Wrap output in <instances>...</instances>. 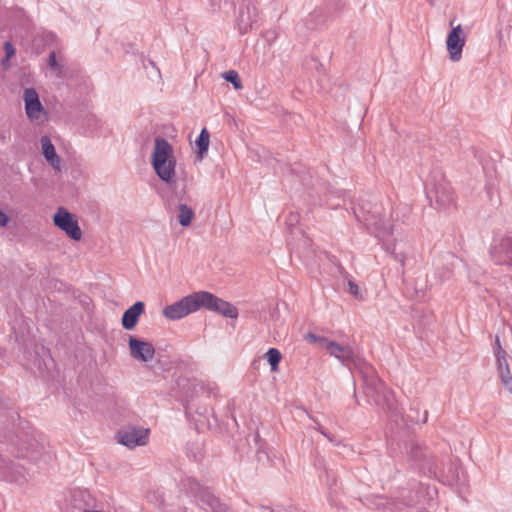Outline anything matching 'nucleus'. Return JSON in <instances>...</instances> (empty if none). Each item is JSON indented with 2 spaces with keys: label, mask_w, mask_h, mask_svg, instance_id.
I'll return each mask as SVG.
<instances>
[{
  "label": "nucleus",
  "mask_w": 512,
  "mask_h": 512,
  "mask_svg": "<svg viewBox=\"0 0 512 512\" xmlns=\"http://www.w3.org/2000/svg\"><path fill=\"white\" fill-rule=\"evenodd\" d=\"M17 458H27L35 463H47L52 459L46 449L44 437L37 434L29 423L22 420L10 401L0 402V479L23 485L30 474L27 468L10 459L7 453Z\"/></svg>",
  "instance_id": "f257e3e1"
},
{
  "label": "nucleus",
  "mask_w": 512,
  "mask_h": 512,
  "mask_svg": "<svg viewBox=\"0 0 512 512\" xmlns=\"http://www.w3.org/2000/svg\"><path fill=\"white\" fill-rule=\"evenodd\" d=\"M354 215L359 222L380 240L392 236L400 230L398 213L394 218L392 207L385 208L380 204L366 203L354 209Z\"/></svg>",
  "instance_id": "f03ea898"
},
{
  "label": "nucleus",
  "mask_w": 512,
  "mask_h": 512,
  "mask_svg": "<svg viewBox=\"0 0 512 512\" xmlns=\"http://www.w3.org/2000/svg\"><path fill=\"white\" fill-rule=\"evenodd\" d=\"M359 367L363 391L368 402L381 408L391 418L401 416L393 391L377 377L373 367L362 363H359Z\"/></svg>",
  "instance_id": "7ed1b4c3"
},
{
  "label": "nucleus",
  "mask_w": 512,
  "mask_h": 512,
  "mask_svg": "<svg viewBox=\"0 0 512 512\" xmlns=\"http://www.w3.org/2000/svg\"><path fill=\"white\" fill-rule=\"evenodd\" d=\"M154 149L151 156V164L160 180L171 184L176 177V159L173 154V147L163 137H156Z\"/></svg>",
  "instance_id": "20e7f679"
},
{
  "label": "nucleus",
  "mask_w": 512,
  "mask_h": 512,
  "mask_svg": "<svg viewBox=\"0 0 512 512\" xmlns=\"http://www.w3.org/2000/svg\"><path fill=\"white\" fill-rule=\"evenodd\" d=\"M405 450L410 460L414 461L419 470L428 475V466L443 467L442 461H446V457L439 459L433 455L427 447L420 445L417 441L411 439L405 443Z\"/></svg>",
  "instance_id": "39448f33"
},
{
  "label": "nucleus",
  "mask_w": 512,
  "mask_h": 512,
  "mask_svg": "<svg viewBox=\"0 0 512 512\" xmlns=\"http://www.w3.org/2000/svg\"><path fill=\"white\" fill-rule=\"evenodd\" d=\"M321 348L340 360L350 371L356 370L360 373L359 363L368 364L363 359L357 357L350 346L340 345L334 341L321 340Z\"/></svg>",
  "instance_id": "423d86ee"
},
{
  "label": "nucleus",
  "mask_w": 512,
  "mask_h": 512,
  "mask_svg": "<svg viewBox=\"0 0 512 512\" xmlns=\"http://www.w3.org/2000/svg\"><path fill=\"white\" fill-rule=\"evenodd\" d=\"M436 179V176H434ZM427 197L435 209L443 210L454 204L453 191L450 184L441 176L439 180H435L432 188L427 190Z\"/></svg>",
  "instance_id": "0eeeda50"
},
{
  "label": "nucleus",
  "mask_w": 512,
  "mask_h": 512,
  "mask_svg": "<svg viewBox=\"0 0 512 512\" xmlns=\"http://www.w3.org/2000/svg\"><path fill=\"white\" fill-rule=\"evenodd\" d=\"M53 222L56 227L64 231L65 234L74 241H80L82 231L75 216L64 207H59L53 216Z\"/></svg>",
  "instance_id": "6e6552de"
},
{
  "label": "nucleus",
  "mask_w": 512,
  "mask_h": 512,
  "mask_svg": "<svg viewBox=\"0 0 512 512\" xmlns=\"http://www.w3.org/2000/svg\"><path fill=\"white\" fill-rule=\"evenodd\" d=\"M489 254L495 264L512 267V237L505 236L495 239Z\"/></svg>",
  "instance_id": "1a4fd4ad"
},
{
  "label": "nucleus",
  "mask_w": 512,
  "mask_h": 512,
  "mask_svg": "<svg viewBox=\"0 0 512 512\" xmlns=\"http://www.w3.org/2000/svg\"><path fill=\"white\" fill-rule=\"evenodd\" d=\"M451 31L449 32L446 40V47L449 57L453 62H457L462 57L463 47L466 41V35L462 30V26L458 24L454 26V21L450 22Z\"/></svg>",
  "instance_id": "9d476101"
},
{
  "label": "nucleus",
  "mask_w": 512,
  "mask_h": 512,
  "mask_svg": "<svg viewBox=\"0 0 512 512\" xmlns=\"http://www.w3.org/2000/svg\"><path fill=\"white\" fill-rule=\"evenodd\" d=\"M118 442L128 448L143 446L147 443L148 429L137 426H128L117 433Z\"/></svg>",
  "instance_id": "9b49d317"
},
{
  "label": "nucleus",
  "mask_w": 512,
  "mask_h": 512,
  "mask_svg": "<svg viewBox=\"0 0 512 512\" xmlns=\"http://www.w3.org/2000/svg\"><path fill=\"white\" fill-rule=\"evenodd\" d=\"M128 346L131 357L137 361L149 362L155 356L153 344L136 336L129 335Z\"/></svg>",
  "instance_id": "f8f14e48"
},
{
  "label": "nucleus",
  "mask_w": 512,
  "mask_h": 512,
  "mask_svg": "<svg viewBox=\"0 0 512 512\" xmlns=\"http://www.w3.org/2000/svg\"><path fill=\"white\" fill-rule=\"evenodd\" d=\"M442 465V468L439 466L429 465L428 476L442 480L448 484L458 482V467L449 459V457H446V461H442Z\"/></svg>",
  "instance_id": "ddd939ff"
},
{
  "label": "nucleus",
  "mask_w": 512,
  "mask_h": 512,
  "mask_svg": "<svg viewBox=\"0 0 512 512\" xmlns=\"http://www.w3.org/2000/svg\"><path fill=\"white\" fill-rule=\"evenodd\" d=\"M192 312H195V308L191 294L171 305H167L162 311L163 315L170 320L181 319Z\"/></svg>",
  "instance_id": "4468645a"
},
{
  "label": "nucleus",
  "mask_w": 512,
  "mask_h": 512,
  "mask_svg": "<svg viewBox=\"0 0 512 512\" xmlns=\"http://www.w3.org/2000/svg\"><path fill=\"white\" fill-rule=\"evenodd\" d=\"M460 260L454 254H446L443 258V263L436 267L434 273V282H431V286L442 284L444 281L451 278L453 274V268L460 264Z\"/></svg>",
  "instance_id": "2eb2a0df"
},
{
  "label": "nucleus",
  "mask_w": 512,
  "mask_h": 512,
  "mask_svg": "<svg viewBox=\"0 0 512 512\" xmlns=\"http://www.w3.org/2000/svg\"><path fill=\"white\" fill-rule=\"evenodd\" d=\"M24 103L25 111L30 119H38L39 113L43 111V106L40 102L38 93L34 88H26L24 90Z\"/></svg>",
  "instance_id": "dca6fc26"
},
{
  "label": "nucleus",
  "mask_w": 512,
  "mask_h": 512,
  "mask_svg": "<svg viewBox=\"0 0 512 512\" xmlns=\"http://www.w3.org/2000/svg\"><path fill=\"white\" fill-rule=\"evenodd\" d=\"M497 368L499 376L505 388L512 393V371L507 361L505 350L499 346V350L495 352Z\"/></svg>",
  "instance_id": "f3484780"
},
{
  "label": "nucleus",
  "mask_w": 512,
  "mask_h": 512,
  "mask_svg": "<svg viewBox=\"0 0 512 512\" xmlns=\"http://www.w3.org/2000/svg\"><path fill=\"white\" fill-rule=\"evenodd\" d=\"M365 504L373 509L389 512H402L396 498H387L381 495H372L366 498Z\"/></svg>",
  "instance_id": "a211bd4d"
},
{
  "label": "nucleus",
  "mask_w": 512,
  "mask_h": 512,
  "mask_svg": "<svg viewBox=\"0 0 512 512\" xmlns=\"http://www.w3.org/2000/svg\"><path fill=\"white\" fill-rule=\"evenodd\" d=\"M145 311V304L142 301L135 302L131 307L124 311L121 324L125 330H132L136 327L139 317Z\"/></svg>",
  "instance_id": "6ab92c4d"
},
{
  "label": "nucleus",
  "mask_w": 512,
  "mask_h": 512,
  "mask_svg": "<svg viewBox=\"0 0 512 512\" xmlns=\"http://www.w3.org/2000/svg\"><path fill=\"white\" fill-rule=\"evenodd\" d=\"M41 150L46 161L57 171L61 170V158L57 155L51 139L44 135L40 139Z\"/></svg>",
  "instance_id": "aec40b11"
},
{
  "label": "nucleus",
  "mask_w": 512,
  "mask_h": 512,
  "mask_svg": "<svg viewBox=\"0 0 512 512\" xmlns=\"http://www.w3.org/2000/svg\"><path fill=\"white\" fill-rule=\"evenodd\" d=\"M422 497V486H419L416 490L402 488L396 500L398 501L399 507L403 510L404 507H413L420 504Z\"/></svg>",
  "instance_id": "412c9836"
},
{
  "label": "nucleus",
  "mask_w": 512,
  "mask_h": 512,
  "mask_svg": "<svg viewBox=\"0 0 512 512\" xmlns=\"http://www.w3.org/2000/svg\"><path fill=\"white\" fill-rule=\"evenodd\" d=\"M191 295L193 298L195 311L201 307L212 311L215 304L218 303V297L210 292L199 291L192 293Z\"/></svg>",
  "instance_id": "4be33fe9"
},
{
  "label": "nucleus",
  "mask_w": 512,
  "mask_h": 512,
  "mask_svg": "<svg viewBox=\"0 0 512 512\" xmlns=\"http://www.w3.org/2000/svg\"><path fill=\"white\" fill-rule=\"evenodd\" d=\"M212 311L217 312L224 317L232 319L237 318L238 316V309L221 298H218V303L215 304Z\"/></svg>",
  "instance_id": "5701e85b"
},
{
  "label": "nucleus",
  "mask_w": 512,
  "mask_h": 512,
  "mask_svg": "<svg viewBox=\"0 0 512 512\" xmlns=\"http://www.w3.org/2000/svg\"><path fill=\"white\" fill-rule=\"evenodd\" d=\"M210 143V134L206 128H203L195 141L197 147V156L202 159L207 153Z\"/></svg>",
  "instance_id": "b1692460"
},
{
  "label": "nucleus",
  "mask_w": 512,
  "mask_h": 512,
  "mask_svg": "<svg viewBox=\"0 0 512 512\" xmlns=\"http://www.w3.org/2000/svg\"><path fill=\"white\" fill-rule=\"evenodd\" d=\"M178 221L179 224L183 227H187L191 224V221L194 217V211L187 204L180 203L178 205Z\"/></svg>",
  "instance_id": "393cba45"
},
{
  "label": "nucleus",
  "mask_w": 512,
  "mask_h": 512,
  "mask_svg": "<svg viewBox=\"0 0 512 512\" xmlns=\"http://www.w3.org/2000/svg\"><path fill=\"white\" fill-rule=\"evenodd\" d=\"M265 358L271 366V371L277 372L279 369V363L282 359L280 351L276 348H269L265 354Z\"/></svg>",
  "instance_id": "a878e982"
},
{
  "label": "nucleus",
  "mask_w": 512,
  "mask_h": 512,
  "mask_svg": "<svg viewBox=\"0 0 512 512\" xmlns=\"http://www.w3.org/2000/svg\"><path fill=\"white\" fill-rule=\"evenodd\" d=\"M406 418H407V421H409L411 423H423L424 424L428 420V411L425 410L423 412V416L421 417L419 409L416 407H411L409 409V412H408Z\"/></svg>",
  "instance_id": "bb28decb"
},
{
  "label": "nucleus",
  "mask_w": 512,
  "mask_h": 512,
  "mask_svg": "<svg viewBox=\"0 0 512 512\" xmlns=\"http://www.w3.org/2000/svg\"><path fill=\"white\" fill-rule=\"evenodd\" d=\"M222 77L227 82H230L236 90H239L243 87L240 76H239L238 72L235 70H229V71L224 72L222 74Z\"/></svg>",
  "instance_id": "cd10ccee"
},
{
  "label": "nucleus",
  "mask_w": 512,
  "mask_h": 512,
  "mask_svg": "<svg viewBox=\"0 0 512 512\" xmlns=\"http://www.w3.org/2000/svg\"><path fill=\"white\" fill-rule=\"evenodd\" d=\"M47 64H48V67L51 70L55 71L58 76H60L62 74V72H63V65H61L57 61V56H56V52L55 51H51L50 52Z\"/></svg>",
  "instance_id": "c85d7f7f"
},
{
  "label": "nucleus",
  "mask_w": 512,
  "mask_h": 512,
  "mask_svg": "<svg viewBox=\"0 0 512 512\" xmlns=\"http://www.w3.org/2000/svg\"><path fill=\"white\" fill-rule=\"evenodd\" d=\"M385 249L393 256L395 261L400 263L403 268L406 261V255L404 253H396L394 245H387Z\"/></svg>",
  "instance_id": "c756f323"
},
{
  "label": "nucleus",
  "mask_w": 512,
  "mask_h": 512,
  "mask_svg": "<svg viewBox=\"0 0 512 512\" xmlns=\"http://www.w3.org/2000/svg\"><path fill=\"white\" fill-rule=\"evenodd\" d=\"M3 48L5 51V59L3 60V63H5V61H8L12 56H14L15 48L11 42H5Z\"/></svg>",
  "instance_id": "7c9ffc66"
},
{
  "label": "nucleus",
  "mask_w": 512,
  "mask_h": 512,
  "mask_svg": "<svg viewBox=\"0 0 512 512\" xmlns=\"http://www.w3.org/2000/svg\"><path fill=\"white\" fill-rule=\"evenodd\" d=\"M349 293L353 295L355 298H361V294L359 291V287L356 283L351 280H348Z\"/></svg>",
  "instance_id": "2f4dec72"
},
{
  "label": "nucleus",
  "mask_w": 512,
  "mask_h": 512,
  "mask_svg": "<svg viewBox=\"0 0 512 512\" xmlns=\"http://www.w3.org/2000/svg\"><path fill=\"white\" fill-rule=\"evenodd\" d=\"M305 338L311 342H316L321 347V340H328L325 337L317 336L316 334L309 332L306 334Z\"/></svg>",
  "instance_id": "473e14b6"
},
{
  "label": "nucleus",
  "mask_w": 512,
  "mask_h": 512,
  "mask_svg": "<svg viewBox=\"0 0 512 512\" xmlns=\"http://www.w3.org/2000/svg\"><path fill=\"white\" fill-rule=\"evenodd\" d=\"M9 221L8 216L0 210V227H5Z\"/></svg>",
  "instance_id": "72a5a7b5"
},
{
  "label": "nucleus",
  "mask_w": 512,
  "mask_h": 512,
  "mask_svg": "<svg viewBox=\"0 0 512 512\" xmlns=\"http://www.w3.org/2000/svg\"><path fill=\"white\" fill-rule=\"evenodd\" d=\"M317 430H318L322 435H324L325 437H327L330 441H333V437H332L331 435L327 434V433L323 430V428H322V426H321V425H318Z\"/></svg>",
  "instance_id": "f704fd0d"
},
{
  "label": "nucleus",
  "mask_w": 512,
  "mask_h": 512,
  "mask_svg": "<svg viewBox=\"0 0 512 512\" xmlns=\"http://www.w3.org/2000/svg\"><path fill=\"white\" fill-rule=\"evenodd\" d=\"M317 430H318L322 435H324L325 437H327L330 441H333V437H332L331 435L327 434V433L323 430V428H322V426H321V425H318Z\"/></svg>",
  "instance_id": "c9c22d12"
},
{
  "label": "nucleus",
  "mask_w": 512,
  "mask_h": 512,
  "mask_svg": "<svg viewBox=\"0 0 512 512\" xmlns=\"http://www.w3.org/2000/svg\"><path fill=\"white\" fill-rule=\"evenodd\" d=\"M498 36H499V43H500V45H503L504 41H503V34H502L501 30L498 32Z\"/></svg>",
  "instance_id": "e433bc0d"
},
{
  "label": "nucleus",
  "mask_w": 512,
  "mask_h": 512,
  "mask_svg": "<svg viewBox=\"0 0 512 512\" xmlns=\"http://www.w3.org/2000/svg\"><path fill=\"white\" fill-rule=\"evenodd\" d=\"M495 343L497 345V350H496V352H497L499 350V346L501 347L500 340H499L498 336H496V338H495Z\"/></svg>",
  "instance_id": "4c0bfd02"
},
{
  "label": "nucleus",
  "mask_w": 512,
  "mask_h": 512,
  "mask_svg": "<svg viewBox=\"0 0 512 512\" xmlns=\"http://www.w3.org/2000/svg\"><path fill=\"white\" fill-rule=\"evenodd\" d=\"M84 512H103V511H99V510H88V509H85Z\"/></svg>",
  "instance_id": "58836bf2"
},
{
  "label": "nucleus",
  "mask_w": 512,
  "mask_h": 512,
  "mask_svg": "<svg viewBox=\"0 0 512 512\" xmlns=\"http://www.w3.org/2000/svg\"><path fill=\"white\" fill-rule=\"evenodd\" d=\"M339 270H340L341 274H344V273L346 274V272L344 271L343 267L339 266Z\"/></svg>",
  "instance_id": "ea45409f"
},
{
  "label": "nucleus",
  "mask_w": 512,
  "mask_h": 512,
  "mask_svg": "<svg viewBox=\"0 0 512 512\" xmlns=\"http://www.w3.org/2000/svg\"><path fill=\"white\" fill-rule=\"evenodd\" d=\"M417 512H428V511H427V510H425V509H420V510H418Z\"/></svg>",
  "instance_id": "a19ab883"
}]
</instances>
